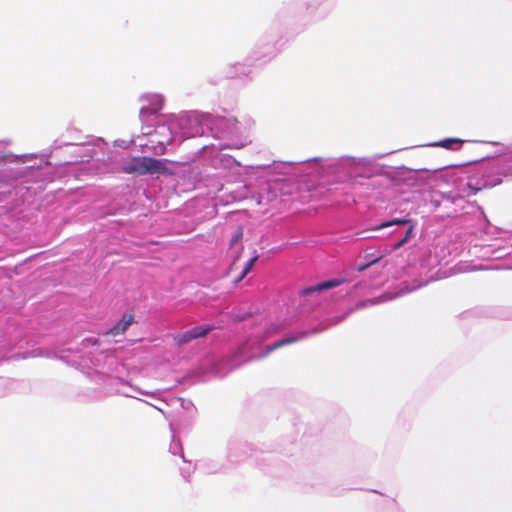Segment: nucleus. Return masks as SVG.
<instances>
[{
    "mask_svg": "<svg viewBox=\"0 0 512 512\" xmlns=\"http://www.w3.org/2000/svg\"><path fill=\"white\" fill-rule=\"evenodd\" d=\"M213 125L210 127L212 137L218 143H210L203 145L202 157H209L211 165L215 168L231 169L234 166L240 167V163L233 157L221 153L227 148H242L247 143V139H237L242 136L243 128L234 117H214L212 116Z\"/></svg>",
    "mask_w": 512,
    "mask_h": 512,
    "instance_id": "f257e3e1",
    "label": "nucleus"
},
{
    "mask_svg": "<svg viewBox=\"0 0 512 512\" xmlns=\"http://www.w3.org/2000/svg\"><path fill=\"white\" fill-rule=\"evenodd\" d=\"M320 173L324 177H332L335 181L343 182L348 179L353 180V185L357 179L362 177L361 170L372 164L369 158H356L342 156L340 158H331L321 160Z\"/></svg>",
    "mask_w": 512,
    "mask_h": 512,
    "instance_id": "f03ea898",
    "label": "nucleus"
},
{
    "mask_svg": "<svg viewBox=\"0 0 512 512\" xmlns=\"http://www.w3.org/2000/svg\"><path fill=\"white\" fill-rule=\"evenodd\" d=\"M177 142L204 136L212 127V115L199 111H187L170 116Z\"/></svg>",
    "mask_w": 512,
    "mask_h": 512,
    "instance_id": "7ed1b4c3",
    "label": "nucleus"
},
{
    "mask_svg": "<svg viewBox=\"0 0 512 512\" xmlns=\"http://www.w3.org/2000/svg\"><path fill=\"white\" fill-rule=\"evenodd\" d=\"M142 136L147 138L146 142H140L139 146L152 151L155 154H164L168 146L178 144L170 116L159 122L154 129L150 126L142 127Z\"/></svg>",
    "mask_w": 512,
    "mask_h": 512,
    "instance_id": "20e7f679",
    "label": "nucleus"
},
{
    "mask_svg": "<svg viewBox=\"0 0 512 512\" xmlns=\"http://www.w3.org/2000/svg\"><path fill=\"white\" fill-rule=\"evenodd\" d=\"M163 164L160 160L148 157H135L122 165V171L128 174H153L162 170Z\"/></svg>",
    "mask_w": 512,
    "mask_h": 512,
    "instance_id": "39448f33",
    "label": "nucleus"
},
{
    "mask_svg": "<svg viewBox=\"0 0 512 512\" xmlns=\"http://www.w3.org/2000/svg\"><path fill=\"white\" fill-rule=\"evenodd\" d=\"M141 103L139 117L142 122L150 115L157 114L163 109L164 97L158 93H146L140 96Z\"/></svg>",
    "mask_w": 512,
    "mask_h": 512,
    "instance_id": "423d86ee",
    "label": "nucleus"
},
{
    "mask_svg": "<svg viewBox=\"0 0 512 512\" xmlns=\"http://www.w3.org/2000/svg\"><path fill=\"white\" fill-rule=\"evenodd\" d=\"M276 54L277 48L275 43L267 38H261L252 50L248 61L264 64L269 62Z\"/></svg>",
    "mask_w": 512,
    "mask_h": 512,
    "instance_id": "0eeeda50",
    "label": "nucleus"
},
{
    "mask_svg": "<svg viewBox=\"0 0 512 512\" xmlns=\"http://www.w3.org/2000/svg\"><path fill=\"white\" fill-rule=\"evenodd\" d=\"M211 330L212 326L210 325H199L184 332L175 333L172 335V338L177 346H183L193 340L205 337Z\"/></svg>",
    "mask_w": 512,
    "mask_h": 512,
    "instance_id": "6e6552de",
    "label": "nucleus"
},
{
    "mask_svg": "<svg viewBox=\"0 0 512 512\" xmlns=\"http://www.w3.org/2000/svg\"><path fill=\"white\" fill-rule=\"evenodd\" d=\"M394 225H409L403 238H401L397 243L394 244V249H398L413 237L415 226L411 224L410 219H393L380 224L378 227H376V229H383Z\"/></svg>",
    "mask_w": 512,
    "mask_h": 512,
    "instance_id": "1a4fd4ad",
    "label": "nucleus"
},
{
    "mask_svg": "<svg viewBox=\"0 0 512 512\" xmlns=\"http://www.w3.org/2000/svg\"><path fill=\"white\" fill-rule=\"evenodd\" d=\"M394 225H409L403 238H401L397 243L394 244V249H398L413 237L415 226L411 224L410 219H393L380 224L378 227H376V229H383Z\"/></svg>",
    "mask_w": 512,
    "mask_h": 512,
    "instance_id": "9d476101",
    "label": "nucleus"
},
{
    "mask_svg": "<svg viewBox=\"0 0 512 512\" xmlns=\"http://www.w3.org/2000/svg\"><path fill=\"white\" fill-rule=\"evenodd\" d=\"M344 282H345L344 279L327 280V281H324V282L319 283L317 285L305 288L302 291V294L303 295H310V294H313V293H316V292H321V291H324V290L332 289V288H335V287L341 285Z\"/></svg>",
    "mask_w": 512,
    "mask_h": 512,
    "instance_id": "9b49d317",
    "label": "nucleus"
},
{
    "mask_svg": "<svg viewBox=\"0 0 512 512\" xmlns=\"http://www.w3.org/2000/svg\"><path fill=\"white\" fill-rule=\"evenodd\" d=\"M133 320L134 318L131 314H124L122 319L110 329L108 334L116 336L124 333L126 329L132 324Z\"/></svg>",
    "mask_w": 512,
    "mask_h": 512,
    "instance_id": "f8f14e48",
    "label": "nucleus"
},
{
    "mask_svg": "<svg viewBox=\"0 0 512 512\" xmlns=\"http://www.w3.org/2000/svg\"><path fill=\"white\" fill-rule=\"evenodd\" d=\"M230 69L229 75L231 77L248 76L251 73V64L247 62H237L231 65Z\"/></svg>",
    "mask_w": 512,
    "mask_h": 512,
    "instance_id": "ddd939ff",
    "label": "nucleus"
},
{
    "mask_svg": "<svg viewBox=\"0 0 512 512\" xmlns=\"http://www.w3.org/2000/svg\"><path fill=\"white\" fill-rule=\"evenodd\" d=\"M305 335H306V333H300L297 336L284 337L283 339L278 340V341L274 342L273 344L267 346V353L272 352V351H274V350H276V349H278L280 347H283L285 345H289V344L295 343L298 340L304 338Z\"/></svg>",
    "mask_w": 512,
    "mask_h": 512,
    "instance_id": "4468645a",
    "label": "nucleus"
},
{
    "mask_svg": "<svg viewBox=\"0 0 512 512\" xmlns=\"http://www.w3.org/2000/svg\"><path fill=\"white\" fill-rule=\"evenodd\" d=\"M464 142V140H461L459 138H446L441 141L435 142L431 145L434 147H441L449 150H458L460 149L461 145Z\"/></svg>",
    "mask_w": 512,
    "mask_h": 512,
    "instance_id": "2eb2a0df",
    "label": "nucleus"
},
{
    "mask_svg": "<svg viewBox=\"0 0 512 512\" xmlns=\"http://www.w3.org/2000/svg\"><path fill=\"white\" fill-rule=\"evenodd\" d=\"M421 286H422V284H419V285L414 286V287H412V288H410V289H408V288H407L406 290L401 289V291H400L399 293H397V294H395V295H393V296H386V295H383V296H381V297H378V298H374V299H372V300H369V301H367V303H361V304H359V305H358V307H365V306H367V305H374V304H378V303L383 302V301H386V300H391V299H393V298H395V297H398V296H400V295H402V294H404V293H406V292L413 291V290H415V289H417V288H419V287H421Z\"/></svg>",
    "mask_w": 512,
    "mask_h": 512,
    "instance_id": "dca6fc26",
    "label": "nucleus"
},
{
    "mask_svg": "<svg viewBox=\"0 0 512 512\" xmlns=\"http://www.w3.org/2000/svg\"><path fill=\"white\" fill-rule=\"evenodd\" d=\"M257 258H258L257 256H254L247 261L240 276L236 279V282L241 281L249 273V271L252 269L254 263L256 262Z\"/></svg>",
    "mask_w": 512,
    "mask_h": 512,
    "instance_id": "f3484780",
    "label": "nucleus"
},
{
    "mask_svg": "<svg viewBox=\"0 0 512 512\" xmlns=\"http://www.w3.org/2000/svg\"><path fill=\"white\" fill-rule=\"evenodd\" d=\"M486 186H487L486 183H483L482 186H478L477 184H474L473 179H469L468 182L466 183L467 195H474L479 190H481L483 187H486Z\"/></svg>",
    "mask_w": 512,
    "mask_h": 512,
    "instance_id": "a211bd4d",
    "label": "nucleus"
},
{
    "mask_svg": "<svg viewBox=\"0 0 512 512\" xmlns=\"http://www.w3.org/2000/svg\"><path fill=\"white\" fill-rule=\"evenodd\" d=\"M169 451L173 455L179 454L184 459V456H183V453H182V446H181V443L178 440L173 439L171 441L170 447H169Z\"/></svg>",
    "mask_w": 512,
    "mask_h": 512,
    "instance_id": "6ab92c4d",
    "label": "nucleus"
},
{
    "mask_svg": "<svg viewBox=\"0 0 512 512\" xmlns=\"http://www.w3.org/2000/svg\"><path fill=\"white\" fill-rule=\"evenodd\" d=\"M128 390L126 389H121V390H118L119 393H122L123 395L127 396V397H132V398H136V395L135 393H140V394H146L145 392L137 389V388H134L132 386H129L127 387Z\"/></svg>",
    "mask_w": 512,
    "mask_h": 512,
    "instance_id": "aec40b11",
    "label": "nucleus"
},
{
    "mask_svg": "<svg viewBox=\"0 0 512 512\" xmlns=\"http://www.w3.org/2000/svg\"><path fill=\"white\" fill-rule=\"evenodd\" d=\"M242 237V232L241 231H238L234 236L233 238L231 239V242H230V249L231 250H235V252H239L242 248L240 246H238V241L239 239Z\"/></svg>",
    "mask_w": 512,
    "mask_h": 512,
    "instance_id": "412c9836",
    "label": "nucleus"
},
{
    "mask_svg": "<svg viewBox=\"0 0 512 512\" xmlns=\"http://www.w3.org/2000/svg\"><path fill=\"white\" fill-rule=\"evenodd\" d=\"M100 358H105L110 363H112V360H113V357H112L111 353H107L105 356L100 354L98 357L95 358V361H93V365H95L97 367L101 366V364H100L101 359Z\"/></svg>",
    "mask_w": 512,
    "mask_h": 512,
    "instance_id": "4be33fe9",
    "label": "nucleus"
},
{
    "mask_svg": "<svg viewBox=\"0 0 512 512\" xmlns=\"http://www.w3.org/2000/svg\"><path fill=\"white\" fill-rule=\"evenodd\" d=\"M283 327L284 326L282 324L271 325V327L266 330L264 337H269L273 333H276L277 331L281 330Z\"/></svg>",
    "mask_w": 512,
    "mask_h": 512,
    "instance_id": "5701e85b",
    "label": "nucleus"
},
{
    "mask_svg": "<svg viewBox=\"0 0 512 512\" xmlns=\"http://www.w3.org/2000/svg\"><path fill=\"white\" fill-rule=\"evenodd\" d=\"M381 257H382L381 255H378L377 257H375V258H373L372 260H370L368 263H366V264H364V265H359V266L357 267V270H358L359 272L364 271L366 268H368V267H369V266H371L372 264H374V263L378 262V261L381 259Z\"/></svg>",
    "mask_w": 512,
    "mask_h": 512,
    "instance_id": "b1692460",
    "label": "nucleus"
},
{
    "mask_svg": "<svg viewBox=\"0 0 512 512\" xmlns=\"http://www.w3.org/2000/svg\"><path fill=\"white\" fill-rule=\"evenodd\" d=\"M266 167H268V166H267V165H258V166H256V167H254V166H246L244 169H245V171H246V172H248L249 170H253V169H264V168H266Z\"/></svg>",
    "mask_w": 512,
    "mask_h": 512,
    "instance_id": "393cba45",
    "label": "nucleus"
},
{
    "mask_svg": "<svg viewBox=\"0 0 512 512\" xmlns=\"http://www.w3.org/2000/svg\"><path fill=\"white\" fill-rule=\"evenodd\" d=\"M96 342H97V340H96V339H92V338H90V339H85V340L83 341V343H84V345H85V346H88L89 344H91V345H95V344H96Z\"/></svg>",
    "mask_w": 512,
    "mask_h": 512,
    "instance_id": "a878e982",
    "label": "nucleus"
},
{
    "mask_svg": "<svg viewBox=\"0 0 512 512\" xmlns=\"http://www.w3.org/2000/svg\"><path fill=\"white\" fill-rule=\"evenodd\" d=\"M345 318V315L344 316H341V317H338L336 318L331 325H336L338 324L339 322H341L343 319Z\"/></svg>",
    "mask_w": 512,
    "mask_h": 512,
    "instance_id": "bb28decb",
    "label": "nucleus"
},
{
    "mask_svg": "<svg viewBox=\"0 0 512 512\" xmlns=\"http://www.w3.org/2000/svg\"><path fill=\"white\" fill-rule=\"evenodd\" d=\"M487 144H491V145H498L499 143L498 142H493V141H490V142H486Z\"/></svg>",
    "mask_w": 512,
    "mask_h": 512,
    "instance_id": "cd10ccee",
    "label": "nucleus"
}]
</instances>
